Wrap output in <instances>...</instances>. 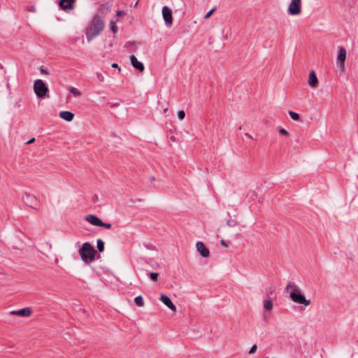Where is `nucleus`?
Masks as SVG:
<instances>
[{"label": "nucleus", "mask_w": 358, "mask_h": 358, "mask_svg": "<svg viewBox=\"0 0 358 358\" xmlns=\"http://www.w3.org/2000/svg\"><path fill=\"white\" fill-rule=\"evenodd\" d=\"M285 289L293 302L304 305L305 306L310 304V300L306 299L303 291L296 284L293 282L288 283Z\"/></svg>", "instance_id": "1"}, {"label": "nucleus", "mask_w": 358, "mask_h": 358, "mask_svg": "<svg viewBox=\"0 0 358 358\" xmlns=\"http://www.w3.org/2000/svg\"><path fill=\"white\" fill-rule=\"evenodd\" d=\"M78 252L81 260L86 264H90L95 259L96 251L88 242L84 243Z\"/></svg>", "instance_id": "2"}, {"label": "nucleus", "mask_w": 358, "mask_h": 358, "mask_svg": "<svg viewBox=\"0 0 358 358\" xmlns=\"http://www.w3.org/2000/svg\"><path fill=\"white\" fill-rule=\"evenodd\" d=\"M103 27V22L99 17L93 19L91 27L85 32L88 43L102 31Z\"/></svg>", "instance_id": "3"}, {"label": "nucleus", "mask_w": 358, "mask_h": 358, "mask_svg": "<svg viewBox=\"0 0 358 358\" xmlns=\"http://www.w3.org/2000/svg\"><path fill=\"white\" fill-rule=\"evenodd\" d=\"M34 91L38 98H43L48 92L46 84L41 79L34 81Z\"/></svg>", "instance_id": "4"}, {"label": "nucleus", "mask_w": 358, "mask_h": 358, "mask_svg": "<svg viewBox=\"0 0 358 358\" xmlns=\"http://www.w3.org/2000/svg\"><path fill=\"white\" fill-rule=\"evenodd\" d=\"M347 50L345 47H338L336 62L341 72L345 71V62L346 60Z\"/></svg>", "instance_id": "5"}, {"label": "nucleus", "mask_w": 358, "mask_h": 358, "mask_svg": "<svg viewBox=\"0 0 358 358\" xmlns=\"http://www.w3.org/2000/svg\"><path fill=\"white\" fill-rule=\"evenodd\" d=\"M301 0H291L287 8V12L290 15H299L301 13Z\"/></svg>", "instance_id": "6"}, {"label": "nucleus", "mask_w": 358, "mask_h": 358, "mask_svg": "<svg viewBox=\"0 0 358 358\" xmlns=\"http://www.w3.org/2000/svg\"><path fill=\"white\" fill-rule=\"evenodd\" d=\"M162 16L163 19L168 27H170L173 24V16L172 10L168 6H164L162 8Z\"/></svg>", "instance_id": "7"}, {"label": "nucleus", "mask_w": 358, "mask_h": 358, "mask_svg": "<svg viewBox=\"0 0 358 358\" xmlns=\"http://www.w3.org/2000/svg\"><path fill=\"white\" fill-rule=\"evenodd\" d=\"M196 250L200 253V255L205 258H207L210 256V251L206 247L204 243L201 241H198L196 243Z\"/></svg>", "instance_id": "8"}, {"label": "nucleus", "mask_w": 358, "mask_h": 358, "mask_svg": "<svg viewBox=\"0 0 358 358\" xmlns=\"http://www.w3.org/2000/svg\"><path fill=\"white\" fill-rule=\"evenodd\" d=\"M10 313L20 317H29L32 313V310L30 307H27L18 310H12Z\"/></svg>", "instance_id": "9"}, {"label": "nucleus", "mask_w": 358, "mask_h": 358, "mask_svg": "<svg viewBox=\"0 0 358 358\" xmlns=\"http://www.w3.org/2000/svg\"><path fill=\"white\" fill-rule=\"evenodd\" d=\"M160 300L165 306H166L171 310H173V312L176 311V306L173 303L171 299L168 296L165 294H162L160 296Z\"/></svg>", "instance_id": "10"}, {"label": "nucleus", "mask_w": 358, "mask_h": 358, "mask_svg": "<svg viewBox=\"0 0 358 358\" xmlns=\"http://www.w3.org/2000/svg\"><path fill=\"white\" fill-rule=\"evenodd\" d=\"M308 83V85L313 88H316L318 86V79L314 71H311L310 72Z\"/></svg>", "instance_id": "11"}, {"label": "nucleus", "mask_w": 358, "mask_h": 358, "mask_svg": "<svg viewBox=\"0 0 358 358\" xmlns=\"http://www.w3.org/2000/svg\"><path fill=\"white\" fill-rule=\"evenodd\" d=\"M76 0H59V5L63 10H69L73 8Z\"/></svg>", "instance_id": "12"}, {"label": "nucleus", "mask_w": 358, "mask_h": 358, "mask_svg": "<svg viewBox=\"0 0 358 358\" xmlns=\"http://www.w3.org/2000/svg\"><path fill=\"white\" fill-rule=\"evenodd\" d=\"M85 220L94 226H100V224H102V221L94 215H87L85 217Z\"/></svg>", "instance_id": "13"}, {"label": "nucleus", "mask_w": 358, "mask_h": 358, "mask_svg": "<svg viewBox=\"0 0 358 358\" xmlns=\"http://www.w3.org/2000/svg\"><path fill=\"white\" fill-rule=\"evenodd\" d=\"M130 62L131 65L140 71H143L144 65L141 62L138 61L137 58L134 55L130 56Z\"/></svg>", "instance_id": "14"}, {"label": "nucleus", "mask_w": 358, "mask_h": 358, "mask_svg": "<svg viewBox=\"0 0 358 358\" xmlns=\"http://www.w3.org/2000/svg\"><path fill=\"white\" fill-rule=\"evenodd\" d=\"M24 199L26 203L31 208H34L36 201V197L31 195L30 194L26 193L24 194Z\"/></svg>", "instance_id": "15"}, {"label": "nucleus", "mask_w": 358, "mask_h": 358, "mask_svg": "<svg viewBox=\"0 0 358 358\" xmlns=\"http://www.w3.org/2000/svg\"><path fill=\"white\" fill-rule=\"evenodd\" d=\"M59 116L67 122H71L73 120L74 114L70 111H62L59 113Z\"/></svg>", "instance_id": "16"}, {"label": "nucleus", "mask_w": 358, "mask_h": 358, "mask_svg": "<svg viewBox=\"0 0 358 358\" xmlns=\"http://www.w3.org/2000/svg\"><path fill=\"white\" fill-rule=\"evenodd\" d=\"M264 308L266 310L270 311L273 308V303L271 299H267L264 301Z\"/></svg>", "instance_id": "17"}, {"label": "nucleus", "mask_w": 358, "mask_h": 358, "mask_svg": "<svg viewBox=\"0 0 358 358\" xmlns=\"http://www.w3.org/2000/svg\"><path fill=\"white\" fill-rule=\"evenodd\" d=\"M69 92L72 94L75 97H79L81 96V93L74 87H69Z\"/></svg>", "instance_id": "18"}, {"label": "nucleus", "mask_w": 358, "mask_h": 358, "mask_svg": "<svg viewBox=\"0 0 358 358\" xmlns=\"http://www.w3.org/2000/svg\"><path fill=\"white\" fill-rule=\"evenodd\" d=\"M134 301H135V303H136L138 306H141V307H143V306H145L144 300H143V299L142 296H141V295H140V296H136V297L135 298Z\"/></svg>", "instance_id": "19"}, {"label": "nucleus", "mask_w": 358, "mask_h": 358, "mask_svg": "<svg viewBox=\"0 0 358 358\" xmlns=\"http://www.w3.org/2000/svg\"><path fill=\"white\" fill-rule=\"evenodd\" d=\"M97 248L99 252H103L104 250V243L101 239L97 240Z\"/></svg>", "instance_id": "20"}, {"label": "nucleus", "mask_w": 358, "mask_h": 358, "mask_svg": "<svg viewBox=\"0 0 358 358\" xmlns=\"http://www.w3.org/2000/svg\"><path fill=\"white\" fill-rule=\"evenodd\" d=\"M289 115L290 117L295 121H297L299 120L300 116L297 113L289 110Z\"/></svg>", "instance_id": "21"}, {"label": "nucleus", "mask_w": 358, "mask_h": 358, "mask_svg": "<svg viewBox=\"0 0 358 358\" xmlns=\"http://www.w3.org/2000/svg\"><path fill=\"white\" fill-rule=\"evenodd\" d=\"M110 28L113 33H116L117 31V27L113 21L110 22Z\"/></svg>", "instance_id": "22"}, {"label": "nucleus", "mask_w": 358, "mask_h": 358, "mask_svg": "<svg viewBox=\"0 0 358 358\" xmlns=\"http://www.w3.org/2000/svg\"><path fill=\"white\" fill-rule=\"evenodd\" d=\"M159 273H150L149 276L150 277L151 280L153 281H157L158 278Z\"/></svg>", "instance_id": "23"}, {"label": "nucleus", "mask_w": 358, "mask_h": 358, "mask_svg": "<svg viewBox=\"0 0 358 358\" xmlns=\"http://www.w3.org/2000/svg\"><path fill=\"white\" fill-rule=\"evenodd\" d=\"M177 115H178V117L180 120H183L185 118V113L184 110H179V111H178Z\"/></svg>", "instance_id": "24"}, {"label": "nucleus", "mask_w": 358, "mask_h": 358, "mask_svg": "<svg viewBox=\"0 0 358 358\" xmlns=\"http://www.w3.org/2000/svg\"><path fill=\"white\" fill-rule=\"evenodd\" d=\"M279 134L282 136H289V133L288 131L283 129V128H280L279 129Z\"/></svg>", "instance_id": "25"}, {"label": "nucleus", "mask_w": 358, "mask_h": 358, "mask_svg": "<svg viewBox=\"0 0 358 358\" xmlns=\"http://www.w3.org/2000/svg\"><path fill=\"white\" fill-rule=\"evenodd\" d=\"M215 10V8H212L210 10H209L206 15L204 16V18L206 20L210 17V15L213 13V12Z\"/></svg>", "instance_id": "26"}, {"label": "nucleus", "mask_w": 358, "mask_h": 358, "mask_svg": "<svg viewBox=\"0 0 358 358\" xmlns=\"http://www.w3.org/2000/svg\"><path fill=\"white\" fill-rule=\"evenodd\" d=\"M257 345H253L251 347L250 350H249L248 353L249 354H254L257 351Z\"/></svg>", "instance_id": "27"}, {"label": "nucleus", "mask_w": 358, "mask_h": 358, "mask_svg": "<svg viewBox=\"0 0 358 358\" xmlns=\"http://www.w3.org/2000/svg\"><path fill=\"white\" fill-rule=\"evenodd\" d=\"M275 292V289H274V287H269V288L266 290V294H267L268 295H269V294L272 295V294H273V292Z\"/></svg>", "instance_id": "28"}, {"label": "nucleus", "mask_w": 358, "mask_h": 358, "mask_svg": "<svg viewBox=\"0 0 358 358\" xmlns=\"http://www.w3.org/2000/svg\"><path fill=\"white\" fill-rule=\"evenodd\" d=\"M100 227H103L106 229H110L111 227V224L110 223H104L102 222V224H100Z\"/></svg>", "instance_id": "29"}, {"label": "nucleus", "mask_w": 358, "mask_h": 358, "mask_svg": "<svg viewBox=\"0 0 358 358\" xmlns=\"http://www.w3.org/2000/svg\"><path fill=\"white\" fill-rule=\"evenodd\" d=\"M41 72L42 73H44V74H48V72L47 71V70H45V69H43V68H41Z\"/></svg>", "instance_id": "30"}, {"label": "nucleus", "mask_w": 358, "mask_h": 358, "mask_svg": "<svg viewBox=\"0 0 358 358\" xmlns=\"http://www.w3.org/2000/svg\"><path fill=\"white\" fill-rule=\"evenodd\" d=\"M98 78L100 81H103V80H104V78L102 75H99Z\"/></svg>", "instance_id": "31"}, {"label": "nucleus", "mask_w": 358, "mask_h": 358, "mask_svg": "<svg viewBox=\"0 0 358 358\" xmlns=\"http://www.w3.org/2000/svg\"><path fill=\"white\" fill-rule=\"evenodd\" d=\"M35 141V138H32L31 139H30L29 141H27V144H30V143H32L34 141Z\"/></svg>", "instance_id": "32"}, {"label": "nucleus", "mask_w": 358, "mask_h": 358, "mask_svg": "<svg viewBox=\"0 0 358 358\" xmlns=\"http://www.w3.org/2000/svg\"><path fill=\"white\" fill-rule=\"evenodd\" d=\"M116 14H117V16H120V15H122V12L121 10H117Z\"/></svg>", "instance_id": "33"}, {"label": "nucleus", "mask_w": 358, "mask_h": 358, "mask_svg": "<svg viewBox=\"0 0 358 358\" xmlns=\"http://www.w3.org/2000/svg\"><path fill=\"white\" fill-rule=\"evenodd\" d=\"M245 136H246L247 138H251V139L252 138V136H251L250 134H248V133H246V134H245Z\"/></svg>", "instance_id": "34"}, {"label": "nucleus", "mask_w": 358, "mask_h": 358, "mask_svg": "<svg viewBox=\"0 0 358 358\" xmlns=\"http://www.w3.org/2000/svg\"><path fill=\"white\" fill-rule=\"evenodd\" d=\"M117 66H118V65L116 63H114L112 64V67H113V68H117Z\"/></svg>", "instance_id": "35"}, {"label": "nucleus", "mask_w": 358, "mask_h": 358, "mask_svg": "<svg viewBox=\"0 0 358 358\" xmlns=\"http://www.w3.org/2000/svg\"><path fill=\"white\" fill-rule=\"evenodd\" d=\"M221 244H222V245H224V246H227V245L224 243V241H221Z\"/></svg>", "instance_id": "36"}, {"label": "nucleus", "mask_w": 358, "mask_h": 358, "mask_svg": "<svg viewBox=\"0 0 358 358\" xmlns=\"http://www.w3.org/2000/svg\"><path fill=\"white\" fill-rule=\"evenodd\" d=\"M266 358H267V357H266Z\"/></svg>", "instance_id": "37"}]
</instances>
